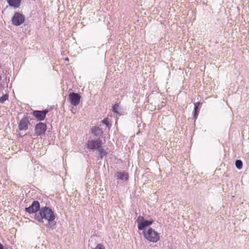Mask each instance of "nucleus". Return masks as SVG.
<instances>
[{"label": "nucleus", "instance_id": "f257e3e1", "mask_svg": "<svg viewBox=\"0 0 249 249\" xmlns=\"http://www.w3.org/2000/svg\"><path fill=\"white\" fill-rule=\"evenodd\" d=\"M55 214L53 210L48 206H42L39 212L34 214V218L39 223L47 221L44 225L48 229L53 230L56 228V222L55 221Z\"/></svg>", "mask_w": 249, "mask_h": 249}, {"label": "nucleus", "instance_id": "f03ea898", "mask_svg": "<svg viewBox=\"0 0 249 249\" xmlns=\"http://www.w3.org/2000/svg\"><path fill=\"white\" fill-rule=\"evenodd\" d=\"M136 222L138 224V230L142 231L143 232L144 231H146L145 230L147 228L153 223L154 220L152 219L146 220L143 216L139 215L136 219Z\"/></svg>", "mask_w": 249, "mask_h": 249}, {"label": "nucleus", "instance_id": "7ed1b4c3", "mask_svg": "<svg viewBox=\"0 0 249 249\" xmlns=\"http://www.w3.org/2000/svg\"><path fill=\"white\" fill-rule=\"evenodd\" d=\"M143 234L144 237L150 242L157 243L160 240L159 234L150 227L147 231H144Z\"/></svg>", "mask_w": 249, "mask_h": 249}, {"label": "nucleus", "instance_id": "20e7f679", "mask_svg": "<svg viewBox=\"0 0 249 249\" xmlns=\"http://www.w3.org/2000/svg\"><path fill=\"white\" fill-rule=\"evenodd\" d=\"M103 144L102 140L100 138H97L88 141L86 143V146L90 151L94 152L97 149L101 148Z\"/></svg>", "mask_w": 249, "mask_h": 249}, {"label": "nucleus", "instance_id": "39448f33", "mask_svg": "<svg viewBox=\"0 0 249 249\" xmlns=\"http://www.w3.org/2000/svg\"><path fill=\"white\" fill-rule=\"evenodd\" d=\"M25 20V17L20 12H16L11 18V23L15 26H19L22 24Z\"/></svg>", "mask_w": 249, "mask_h": 249}, {"label": "nucleus", "instance_id": "423d86ee", "mask_svg": "<svg viewBox=\"0 0 249 249\" xmlns=\"http://www.w3.org/2000/svg\"><path fill=\"white\" fill-rule=\"evenodd\" d=\"M41 207H40V203L37 200H34L31 205L28 207H26L25 211L26 212L31 213H37L39 212Z\"/></svg>", "mask_w": 249, "mask_h": 249}, {"label": "nucleus", "instance_id": "0eeeda50", "mask_svg": "<svg viewBox=\"0 0 249 249\" xmlns=\"http://www.w3.org/2000/svg\"><path fill=\"white\" fill-rule=\"evenodd\" d=\"M81 98V96L79 93L71 92L69 94L68 100L72 106L76 107L79 104Z\"/></svg>", "mask_w": 249, "mask_h": 249}, {"label": "nucleus", "instance_id": "6e6552de", "mask_svg": "<svg viewBox=\"0 0 249 249\" xmlns=\"http://www.w3.org/2000/svg\"><path fill=\"white\" fill-rule=\"evenodd\" d=\"M48 112L49 110L47 109L42 110H34L32 111V114L37 121L41 122V121H43L45 119Z\"/></svg>", "mask_w": 249, "mask_h": 249}, {"label": "nucleus", "instance_id": "1a4fd4ad", "mask_svg": "<svg viewBox=\"0 0 249 249\" xmlns=\"http://www.w3.org/2000/svg\"><path fill=\"white\" fill-rule=\"evenodd\" d=\"M47 126L46 124L39 122L35 127V134L37 136H41L45 133L47 130Z\"/></svg>", "mask_w": 249, "mask_h": 249}, {"label": "nucleus", "instance_id": "9d476101", "mask_svg": "<svg viewBox=\"0 0 249 249\" xmlns=\"http://www.w3.org/2000/svg\"><path fill=\"white\" fill-rule=\"evenodd\" d=\"M30 124L28 118L24 116L19 121L18 123V129L20 131L26 130L28 129V124Z\"/></svg>", "mask_w": 249, "mask_h": 249}, {"label": "nucleus", "instance_id": "9b49d317", "mask_svg": "<svg viewBox=\"0 0 249 249\" xmlns=\"http://www.w3.org/2000/svg\"><path fill=\"white\" fill-rule=\"evenodd\" d=\"M90 132L95 139L100 138L104 133L103 130L97 126H92L90 129Z\"/></svg>", "mask_w": 249, "mask_h": 249}, {"label": "nucleus", "instance_id": "f8f14e48", "mask_svg": "<svg viewBox=\"0 0 249 249\" xmlns=\"http://www.w3.org/2000/svg\"><path fill=\"white\" fill-rule=\"evenodd\" d=\"M111 110L116 116H121L124 113V109L120 107V104L118 103L112 105Z\"/></svg>", "mask_w": 249, "mask_h": 249}, {"label": "nucleus", "instance_id": "ddd939ff", "mask_svg": "<svg viewBox=\"0 0 249 249\" xmlns=\"http://www.w3.org/2000/svg\"><path fill=\"white\" fill-rule=\"evenodd\" d=\"M9 6L14 9L18 8L22 4V0H6Z\"/></svg>", "mask_w": 249, "mask_h": 249}, {"label": "nucleus", "instance_id": "4468645a", "mask_svg": "<svg viewBox=\"0 0 249 249\" xmlns=\"http://www.w3.org/2000/svg\"><path fill=\"white\" fill-rule=\"evenodd\" d=\"M96 153L98 155V159L102 160L105 156L107 154V152L105 149L104 147L102 145L101 148H99L95 150Z\"/></svg>", "mask_w": 249, "mask_h": 249}, {"label": "nucleus", "instance_id": "2eb2a0df", "mask_svg": "<svg viewBox=\"0 0 249 249\" xmlns=\"http://www.w3.org/2000/svg\"><path fill=\"white\" fill-rule=\"evenodd\" d=\"M117 178L123 181H127L129 178L128 174L124 172H118Z\"/></svg>", "mask_w": 249, "mask_h": 249}, {"label": "nucleus", "instance_id": "dca6fc26", "mask_svg": "<svg viewBox=\"0 0 249 249\" xmlns=\"http://www.w3.org/2000/svg\"><path fill=\"white\" fill-rule=\"evenodd\" d=\"M201 103L199 102L195 103L194 109L193 111V118L196 120L198 115L200 107L201 105Z\"/></svg>", "mask_w": 249, "mask_h": 249}, {"label": "nucleus", "instance_id": "f3484780", "mask_svg": "<svg viewBox=\"0 0 249 249\" xmlns=\"http://www.w3.org/2000/svg\"><path fill=\"white\" fill-rule=\"evenodd\" d=\"M235 167L238 169H241L243 167V162L240 160H236L235 162Z\"/></svg>", "mask_w": 249, "mask_h": 249}, {"label": "nucleus", "instance_id": "a211bd4d", "mask_svg": "<svg viewBox=\"0 0 249 249\" xmlns=\"http://www.w3.org/2000/svg\"><path fill=\"white\" fill-rule=\"evenodd\" d=\"M102 123L105 124L107 127L109 128L111 126V124L109 122V119L108 118H105L102 121Z\"/></svg>", "mask_w": 249, "mask_h": 249}, {"label": "nucleus", "instance_id": "6ab92c4d", "mask_svg": "<svg viewBox=\"0 0 249 249\" xmlns=\"http://www.w3.org/2000/svg\"><path fill=\"white\" fill-rule=\"evenodd\" d=\"M9 95L7 93L5 94H3L1 97H0V103L3 104L5 102V101L8 99Z\"/></svg>", "mask_w": 249, "mask_h": 249}, {"label": "nucleus", "instance_id": "aec40b11", "mask_svg": "<svg viewBox=\"0 0 249 249\" xmlns=\"http://www.w3.org/2000/svg\"><path fill=\"white\" fill-rule=\"evenodd\" d=\"M94 249H105V248L103 244H98Z\"/></svg>", "mask_w": 249, "mask_h": 249}, {"label": "nucleus", "instance_id": "412c9836", "mask_svg": "<svg viewBox=\"0 0 249 249\" xmlns=\"http://www.w3.org/2000/svg\"><path fill=\"white\" fill-rule=\"evenodd\" d=\"M0 249H4L3 246L0 243Z\"/></svg>", "mask_w": 249, "mask_h": 249}, {"label": "nucleus", "instance_id": "4be33fe9", "mask_svg": "<svg viewBox=\"0 0 249 249\" xmlns=\"http://www.w3.org/2000/svg\"><path fill=\"white\" fill-rule=\"evenodd\" d=\"M65 60L66 61H69V58L68 57L65 58Z\"/></svg>", "mask_w": 249, "mask_h": 249}, {"label": "nucleus", "instance_id": "5701e85b", "mask_svg": "<svg viewBox=\"0 0 249 249\" xmlns=\"http://www.w3.org/2000/svg\"><path fill=\"white\" fill-rule=\"evenodd\" d=\"M32 120H34V119H31V121H32Z\"/></svg>", "mask_w": 249, "mask_h": 249}]
</instances>
